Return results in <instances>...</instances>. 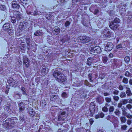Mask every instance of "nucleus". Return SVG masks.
Returning a JSON list of instances; mask_svg holds the SVG:
<instances>
[{"label":"nucleus","mask_w":132,"mask_h":132,"mask_svg":"<svg viewBox=\"0 0 132 132\" xmlns=\"http://www.w3.org/2000/svg\"><path fill=\"white\" fill-rule=\"evenodd\" d=\"M11 3L12 7L14 8L18 9L20 7V5L18 2L13 1Z\"/></svg>","instance_id":"12"},{"label":"nucleus","mask_w":132,"mask_h":132,"mask_svg":"<svg viewBox=\"0 0 132 132\" xmlns=\"http://www.w3.org/2000/svg\"><path fill=\"white\" fill-rule=\"evenodd\" d=\"M6 7L3 5H0V9L3 10H4L6 9Z\"/></svg>","instance_id":"49"},{"label":"nucleus","mask_w":132,"mask_h":132,"mask_svg":"<svg viewBox=\"0 0 132 132\" xmlns=\"http://www.w3.org/2000/svg\"><path fill=\"white\" fill-rule=\"evenodd\" d=\"M126 46H123L121 44H118L117 46V49H119L121 48V49H123L124 48H125V47Z\"/></svg>","instance_id":"32"},{"label":"nucleus","mask_w":132,"mask_h":132,"mask_svg":"<svg viewBox=\"0 0 132 132\" xmlns=\"http://www.w3.org/2000/svg\"><path fill=\"white\" fill-rule=\"evenodd\" d=\"M107 106H109V105L108 104L106 103L105 106L102 108V110L104 112H107L108 111V109L107 107Z\"/></svg>","instance_id":"25"},{"label":"nucleus","mask_w":132,"mask_h":132,"mask_svg":"<svg viewBox=\"0 0 132 132\" xmlns=\"http://www.w3.org/2000/svg\"><path fill=\"white\" fill-rule=\"evenodd\" d=\"M105 99L106 101L108 103L110 102L111 101V98L110 97H106L105 98Z\"/></svg>","instance_id":"46"},{"label":"nucleus","mask_w":132,"mask_h":132,"mask_svg":"<svg viewBox=\"0 0 132 132\" xmlns=\"http://www.w3.org/2000/svg\"><path fill=\"white\" fill-rule=\"evenodd\" d=\"M127 90L126 93L127 96H130L132 95V93L129 88L127 87L126 88Z\"/></svg>","instance_id":"17"},{"label":"nucleus","mask_w":132,"mask_h":132,"mask_svg":"<svg viewBox=\"0 0 132 132\" xmlns=\"http://www.w3.org/2000/svg\"><path fill=\"white\" fill-rule=\"evenodd\" d=\"M10 125L13 126L16 123V122L13 119L11 120V121H9Z\"/></svg>","instance_id":"33"},{"label":"nucleus","mask_w":132,"mask_h":132,"mask_svg":"<svg viewBox=\"0 0 132 132\" xmlns=\"http://www.w3.org/2000/svg\"><path fill=\"white\" fill-rule=\"evenodd\" d=\"M3 124L4 127H6V128H8V126L10 124L9 121L7 120L4 121L3 122Z\"/></svg>","instance_id":"20"},{"label":"nucleus","mask_w":132,"mask_h":132,"mask_svg":"<svg viewBox=\"0 0 132 132\" xmlns=\"http://www.w3.org/2000/svg\"><path fill=\"white\" fill-rule=\"evenodd\" d=\"M105 73L102 72L100 73V74L99 78L101 79H103L105 77Z\"/></svg>","instance_id":"28"},{"label":"nucleus","mask_w":132,"mask_h":132,"mask_svg":"<svg viewBox=\"0 0 132 132\" xmlns=\"http://www.w3.org/2000/svg\"><path fill=\"white\" fill-rule=\"evenodd\" d=\"M95 106L94 102H91L90 105L89 111V112H90V114L89 115L91 117H92L93 114L95 112Z\"/></svg>","instance_id":"3"},{"label":"nucleus","mask_w":132,"mask_h":132,"mask_svg":"<svg viewBox=\"0 0 132 132\" xmlns=\"http://www.w3.org/2000/svg\"><path fill=\"white\" fill-rule=\"evenodd\" d=\"M24 25H23L22 23H20V24L19 26L18 29L19 30V31H22L23 32L24 31Z\"/></svg>","instance_id":"24"},{"label":"nucleus","mask_w":132,"mask_h":132,"mask_svg":"<svg viewBox=\"0 0 132 132\" xmlns=\"http://www.w3.org/2000/svg\"><path fill=\"white\" fill-rule=\"evenodd\" d=\"M98 113L100 118H102L104 117V115L103 113L101 112Z\"/></svg>","instance_id":"57"},{"label":"nucleus","mask_w":132,"mask_h":132,"mask_svg":"<svg viewBox=\"0 0 132 132\" xmlns=\"http://www.w3.org/2000/svg\"><path fill=\"white\" fill-rule=\"evenodd\" d=\"M126 116L128 118L132 119V115H131L129 113H128Z\"/></svg>","instance_id":"51"},{"label":"nucleus","mask_w":132,"mask_h":132,"mask_svg":"<svg viewBox=\"0 0 132 132\" xmlns=\"http://www.w3.org/2000/svg\"><path fill=\"white\" fill-rule=\"evenodd\" d=\"M80 97L82 98H85L86 97V95L84 94H82L80 95Z\"/></svg>","instance_id":"58"},{"label":"nucleus","mask_w":132,"mask_h":132,"mask_svg":"<svg viewBox=\"0 0 132 132\" xmlns=\"http://www.w3.org/2000/svg\"><path fill=\"white\" fill-rule=\"evenodd\" d=\"M114 107L113 106H111L109 108V111L110 112H112L114 111Z\"/></svg>","instance_id":"37"},{"label":"nucleus","mask_w":132,"mask_h":132,"mask_svg":"<svg viewBox=\"0 0 132 132\" xmlns=\"http://www.w3.org/2000/svg\"><path fill=\"white\" fill-rule=\"evenodd\" d=\"M51 15L50 14H47L46 16V19L48 20L50 19L51 17Z\"/></svg>","instance_id":"53"},{"label":"nucleus","mask_w":132,"mask_h":132,"mask_svg":"<svg viewBox=\"0 0 132 132\" xmlns=\"http://www.w3.org/2000/svg\"><path fill=\"white\" fill-rule=\"evenodd\" d=\"M16 19L17 20H19L22 18V16L19 12H17L16 14Z\"/></svg>","instance_id":"21"},{"label":"nucleus","mask_w":132,"mask_h":132,"mask_svg":"<svg viewBox=\"0 0 132 132\" xmlns=\"http://www.w3.org/2000/svg\"><path fill=\"white\" fill-rule=\"evenodd\" d=\"M127 127V126L126 125H123L121 126V129L123 130H125L126 129Z\"/></svg>","instance_id":"45"},{"label":"nucleus","mask_w":132,"mask_h":132,"mask_svg":"<svg viewBox=\"0 0 132 132\" xmlns=\"http://www.w3.org/2000/svg\"><path fill=\"white\" fill-rule=\"evenodd\" d=\"M67 114L65 111H61L58 114V121H64L67 117Z\"/></svg>","instance_id":"2"},{"label":"nucleus","mask_w":132,"mask_h":132,"mask_svg":"<svg viewBox=\"0 0 132 132\" xmlns=\"http://www.w3.org/2000/svg\"><path fill=\"white\" fill-rule=\"evenodd\" d=\"M119 92L118 91L115 90L113 92V94H114L118 95Z\"/></svg>","instance_id":"63"},{"label":"nucleus","mask_w":132,"mask_h":132,"mask_svg":"<svg viewBox=\"0 0 132 132\" xmlns=\"http://www.w3.org/2000/svg\"><path fill=\"white\" fill-rule=\"evenodd\" d=\"M26 104L23 102H21L19 104V112H22L24 109Z\"/></svg>","instance_id":"11"},{"label":"nucleus","mask_w":132,"mask_h":132,"mask_svg":"<svg viewBox=\"0 0 132 132\" xmlns=\"http://www.w3.org/2000/svg\"><path fill=\"white\" fill-rule=\"evenodd\" d=\"M19 47L21 50L20 51L23 53L25 52L26 49H25L24 48H23L22 47H21V46H19Z\"/></svg>","instance_id":"56"},{"label":"nucleus","mask_w":132,"mask_h":132,"mask_svg":"<svg viewBox=\"0 0 132 132\" xmlns=\"http://www.w3.org/2000/svg\"><path fill=\"white\" fill-rule=\"evenodd\" d=\"M114 113L115 114L118 116H119L120 114H121V113L120 111L117 109L116 110V111H115Z\"/></svg>","instance_id":"34"},{"label":"nucleus","mask_w":132,"mask_h":132,"mask_svg":"<svg viewBox=\"0 0 132 132\" xmlns=\"http://www.w3.org/2000/svg\"><path fill=\"white\" fill-rule=\"evenodd\" d=\"M93 63V59L91 58H88L87 59V64L89 66L91 65Z\"/></svg>","instance_id":"18"},{"label":"nucleus","mask_w":132,"mask_h":132,"mask_svg":"<svg viewBox=\"0 0 132 132\" xmlns=\"http://www.w3.org/2000/svg\"><path fill=\"white\" fill-rule=\"evenodd\" d=\"M26 40L28 46L31 48L33 46L32 44V41L31 39L28 37H27L26 38Z\"/></svg>","instance_id":"13"},{"label":"nucleus","mask_w":132,"mask_h":132,"mask_svg":"<svg viewBox=\"0 0 132 132\" xmlns=\"http://www.w3.org/2000/svg\"><path fill=\"white\" fill-rule=\"evenodd\" d=\"M4 30L7 32H12L13 30L12 27H10V24L9 23H6L4 24L3 26Z\"/></svg>","instance_id":"6"},{"label":"nucleus","mask_w":132,"mask_h":132,"mask_svg":"<svg viewBox=\"0 0 132 132\" xmlns=\"http://www.w3.org/2000/svg\"><path fill=\"white\" fill-rule=\"evenodd\" d=\"M113 21L115 22V23L118 24L119 23V19L118 18H116Z\"/></svg>","instance_id":"40"},{"label":"nucleus","mask_w":132,"mask_h":132,"mask_svg":"<svg viewBox=\"0 0 132 132\" xmlns=\"http://www.w3.org/2000/svg\"><path fill=\"white\" fill-rule=\"evenodd\" d=\"M111 33L109 30L106 29L102 32L101 36H103L105 38H110L111 36Z\"/></svg>","instance_id":"4"},{"label":"nucleus","mask_w":132,"mask_h":132,"mask_svg":"<svg viewBox=\"0 0 132 132\" xmlns=\"http://www.w3.org/2000/svg\"><path fill=\"white\" fill-rule=\"evenodd\" d=\"M113 47V44L111 42H108L105 46V50L107 51H110L112 49Z\"/></svg>","instance_id":"8"},{"label":"nucleus","mask_w":132,"mask_h":132,"mask_svg":"<svg viewBox=\"0 0 132 132\" xmlns=\"http://www.w3.org/2000/svg\"><path fill=\"white\" fill-rule=\"evenodd\" d=\"M131 123L132 121L131 120L128 119L127 120V123L128 125H130L131 124Z\"/></svg>","instance_id":"61"},{"label":"nucleus","mask_w":132,"mask_h":132,"mask_svg":"<svg viewBox=\"0 0 132 132\" xmlns=\"http://www.w3.org/2000/svg\"><path fill=\"white\" fill-rule=\"evenodd\" d=\"M126 107L129 110H130L132 108V106L130 104H128L126 105Z\"/></svg>","instance_id":"50"},{"label":"nucleus","mask_w":132,"mask_h":132,"mask_svg":"<svg viewBox=\"0 0 132 132\" xmlns=\"http://www.w3.org/2000/svg\"><path fill=\"white\" fill-rule=\"evenodd\" d=\"M121 102L122 104H125L128 102V101L127 100L125 99L123 100V101Z\"/></svg>","instance_id":"54"},{"label":"nucleus","mask_w":132,"mask_h":132,"mask_svg":"<svg viewBox=\"0 0 132 132\" xmlns=\"http://www.w3.org/2000/svg\"><path fill=\"white\" fill-rule=\"evenodd\" d=\"M113 99L116 101H117L119 99V97L118 96L116 95L113 96Z\"/></svg>","instance_id":"47"},{"label":"nucleus","mask_w":132,"mask_h":132,"mask_svg":"<svg viewBox=\"0 0 132 132\" xmlns=\"http://www.w3.org/2000/svg\"><path fill=\"white\" fill-rule=\"evenodd\" d=\"M80 39L81 42L83 43H88L91 40L90 38L86 36H80Z\"/></svg>","instance_id":"5"},{"label":"nucleus","mask_w":132,"mask_h":132,"mask_svg":"<svg viewBox=\"0 0 132 132\" xmlns=\"http://www.w3.org/2000/svg\"><path fill=\"white\" fill-rule=\"evenodd\" d=\"M130 60V57L129 56L126 57L124 58L125 61L126 62H129Z\"/></svg>","instance_id":"43"},{"label":"nucleus","mask_w":132,"mask_h":132,"mask_svg":"<svg viewBox=\"0 0 132 132\" xmlns=\"http://www.w3.org/2000/svg\"><path fill=\"white\" fill-rule=\"evenodd\" d=\"M13 96L16 99L19 98L21 96V94L19 93L14 94Z\"/></svg>","instance_id":"23"},{"label":"nucleus","mask_w":132,"mask_h":132,"mask_svg":"<svg viewBox=\"0 0 132 132\" xmlns=\"http://www.w3.org/2000/svg\"><path fill=\"white\" fill-rule=\"evenodd\" d=\"M33 109H31V112L32 113H31V111H30V112H29L30 114H31V117H34L35 116V113L33 111Z\"/></svg>","instance_id":"52"},{"label":"nucleus","mask_w":132,"mask_h":132,"mask_svg":"<svg viewBox=\"0 0 132 132\" xmlns=\"http://www.w3.org/2000/svg\"><path fill=\"white\" fill-rule=\"evenodd\" d=\"M108 60V58L107 57L104 56L102 57V60L103 63H106Z\"/></svg>","instance_id":"29"},{"label":"nucleus","mask_w":132,"mask_h":132,"mask_svg":"<svg viewBox=\"0 0 132 132\" xmlns=\"http://www.w3.org/2000/svg\"><path fill=\"white\" fill-rule=\"evenodd\" d=\"M26 43L25 42H22L20 44V46H21V47H22L23 48H24L25 49H26V47H25L26 46Z\"/></svg>","instance_id":"39"},{"label":"nucleus","mask_w":132,"mask_h":132,"mask_svg":"<svg viewBox=\"0 0 132 132\" xmlns=\"http://www.w3.org/2000/svg\"><path fill=\"white\" fill-rule=\"evenodd\" d=\"M120 12L121 15H125L126 10L125 9H122L120 10Z\"/></svg>","instance_id":"30"},{"label":"nucleus","mask_w":132,"mask_h":132,"mask_svg":"<svg viewBox=\"0 0 132 132\" xmlns=\"http://www.w3.org/2000/svg\"><path fill=\"white\" fill-rule=\"evenodd\" d=\"M126 95L125 92H122L120 93V96L121 98H123L126 97Z\"/></svg>","instance_id":"31"},{"label":"nucleus","mask_w":132,"mask_h":132,"mask_svg":"<svg viewBox=\"0 0 132 132\" xmlns=\"http://www.w3.org/2000/svg\"><path fill=\"white\" fill-rule=\"evenodd\" d=\"M40 104L43 106H45L46 104L45 101V100L42 101L40 102Z\"/></svg>","instance_id":"36"},{"label":"nucleus","mask_w":132,"mask_h":132,"mask_svg":"<svg viewBox=\"0 0 132 132\" xmlns=\"http://www.w3.org/2000/svg\"><path fill=\"white\" fill-rule=\"evenodd\" d=\"M39 117H35L34 118V119L32 120V122L33 123H34L36 122H37V121L39 119Z\"/></svg>","instance_id":"35"},{"label":"nucleus","mask_w":132,"mask_h":132,"mask_svg":"<svg viewBox=\"0 0 132 132\" xmlns=\"http://www.w3.org/2000/svg\"><path fill=\"white\" fill-rule=\"evenodd\" d=\"M102 98L101 97H97V100L99 104H101L103 103Z\"/></svg>","instance_id":"27"},{"label":"nucleus","mask_w":132,"mask_h":132,"mask_svg":"<svg viewBox=\"0 0 132 132\" xmlns=\"http://www.w3.org/2000/svg\"><path fill=\"white\" fill-rule=\"evenodd\" d=\"M70 23L68 21H67L65 23V26L66 27H67L69 26Z\"/></svg>","instance_id":"59"},{"label":"nucleus","mask_w":132,"mask_h":132,"mask_svg":"<svg viewBox=\"0 0 132 132\" xmlns=\"http://www.w3.org/2000/svg\"><path fill=\"white\" fill-rule=\"evenodd\" d=\"M91 52L95 54L99 53L101 51L100 47L98 46H96L93 48L91 47Z\"/></svg>","instance_id":"7"},{"label":"nucleus","mask_w":132,"mask_h":132,"mask_svg":"<svg viewBox=\"0 0 132 132\" xmlns=\"http://www.w3.org/2000/svg\"><path fill=\"white\" fill-rule=\"evenodd\" d=\"M53 33L54 35L57 34L60 32V29L59 28L55 27L54 28L53 30Z\"/></svg>","instance_id":"16"},{"label":"nucleus","mask_w":132,"mask_h":132,"mask_svg":"<svg viewBox=\"0 0 132 132\" xmlns=\"http://www.w3.org/2000/svg\"><path fill=\"white\" fill-rule=\"evenodd\" d=\"M68 96V95L65 92L63 93L62 94V96L64 98H67Z\"/></svg>","instance_id":"42"},{"label":"nucleus","mask_w":132,"mask_h":132,"mask_svg":"<svg viewBox=\"0 0 132 132\" xmlns=\"http://www.w3.org/2000/svg\"><path fill=\"white\" fill-rule=\"evenodd\" d=\"M4 110L5 112H7L8 111H10L11 110L10 106L9 105H6L4 106Z\"/></svg>","instance_id":"22"},{"label":"nucleus","mask_w":132,"mask_h":132,"mask_svg":"<svg viewBox=\"0 0 132 132\" xmlns=\"http://www.w3.org/2000/svg\"><path fill=\"white\" fill-rule=\"evenodd\" d=\"M128 79L125 77H124L123 79L122 80V82L125 84H127L128 83Z\"/></svg>","instance_id":"38"},{"label":"nucleus","mask_w":132,"mask_h":132,"mask_svg":"<svg viewBox=\"0 0 132 132\" xmlns=\"http://www.w3.org/2000/svg\"><path fill=\"white\" fill-rule=\"evenodd\" d=\"M130 74V73L128 71H127L125 72V75L126 77H129Z\"/></svg>","instance_id":"60"},{"label":"nucleus","mask_w":132,"mask_h":132,"mask_svg":"<svg viewBox=\"0 0 132 132\" xmlns=\"http://www.w3.org/2000/svg\"><path fill=\"white\" fill-rule=\"evenodd\" d=\"M43 34V32L37 30L35 32L34 35L35 36H42Z\"/></svg>","instance_id":"19"},{"label":"nucleus","mask_w":132,"mask_h":132,"mask_svg":"<svg viewBox=\"0 0 132 132\" xmlns=\"http://www.w3.org/2000/svg\"><path fill=\"white\" fill-rule=\"evenodd\" d=\"M37 12L38 11L37 10L35 11L32 14V15L34 16H36L38 15V14L37 13Z\"/></svg>","instance_id":"64"},{"label":"nucleus","mask_w":132,"mask_h":132,"mask_svg":"<svg viewBox=\"0 0 132 132\" xmlns=\"http://www.w3.org/2000/svg\"><path fill=\"white\" fill-rule=\"evenodd\" d=\"M48 71V68L45 67H43L41 70V72L43 75L45 76L47 73Z\"/></svg>","instance_id":"14"},{"label":"nucleus","mask_w":132,"mask_h":132,"mask_svg":"<svg viewBox=\"0 0 132 132\" xmlns=\"http://www.w3.org/2000/svg\"><path fill=\"white\" fill-rule=\"evenodd\" d=\"M122 114L123 116H126L128 114V113L125 111L123 109H122Z\"/></svg>","instance_id":"44"},{"label":"nucleus","mask_w":132,"mask_h":132,"mask_svg":"<svg viewBox=\"0 0 132 132\" xmlns=\"http://www.w3.org/2000/svg\"><path fill=\"white\" fill-rule=\"evenodd\" d=\"M11 21L13 23H15L16 22V20L15 18L14 17L11 18Z\"/></svg>","instance_id":"48"},{"label":"nucleus","mask_w":132,"mask_h":132,"mask_svg":"<svg viewBox=\"0 0 132 132\" xmlns=\"http://www.w3.org/2000/svg\"><path fill=\"white\" fill-rule=\"evenodd\" d=\"M53 76L57 81L59 82H63L67 80L66 77L60 71L57 70L53 72Z\"/></svg>","instance_id":"1"},{"label":"nucleus","mask_w":132,"mask_h":132,"mask_svg":"<svg viewBox=\"0 0 132 132\" xmlns=\"http://www.w3.org/2000/svg\"><path fill=\"white\" fill-rule=\"evenodd\" d=\"M21 90L22 92V93L23 94L27 95L26 92V90L23 87H21Z\"/></svg>","instance_id":"41"},{"label":"nucleus","mask_w":132,"mask_h":132,"mask_svg":"<svg viewBox=\"0 0 132 132\" xmlns=\"http://www.w3.org/2000/svg\"><path fill=\"white\" fill-rule=\"evenodd\" d=\"M120 119L121 123H125L126 121V117L124 116H121L120 117Z\"/></svg>","instance_id":"26"},{"label":"nucleus","mask_w":132,"mask_h":132,"mask_svg":"<svg viewBox=\"0 0 132 132\" xmlns=\"http://www.w3.org/2000/svg\"><path fill=\"white\" fill-rule=\"evenodd\" d=\"M45 129L48 130L50 129V127L49 126L47 125L45 126Z\"/></svg>","instance_id":"62"},{"label":"nucleus","mask_w":132,"mask_h":132,"mask_svg":"<svg viewBox=\"0 0 132 132\" xmlns=\"http://www.w3.org/2000/svg\"><path fill=\"white\" fill-rule=\"evenodd\" d=\"M119 25L118 24L115 23L113 21L111 22L109 24V27L111 28L114 30H115L118 27Z\"/></svg>","instance_id":"9"},{"label":"nucleus","mask_w":132,"mask_h":132,"mask_svg":"<svg viewBox=\"0 0 132 132\" xmlns=\"http://www.w3.org/2000/svg\"><path fill=\"white\" fill-rule=\"evenodd\" d=\"M8 82L10 83V86L12 87L14 85L16 86L17 85V82L12 78H10L8 80Z\"/></svg>","instance_id":"10"},{"label":"nucleus","mask_w":132,"mask_h":132,"mask_svg":"<svg viewBox=\"0 0 132 132\" xmlns=\"http://www.w3.org/2000/svg\"><path fill=\"white\" fill-rule=\"evenodd\" d=\"M28 59L26 57L25 58V59H24L23 60L24 64H25L26 63L29 62L28 61Z\"/></svg>","instance_id":"55"},{"label":"nucleus","mask_w":132,"mask_h":132,"mask_svg":"<svg viewBox=\"0 0 132 132\" xmlns=\"http://www.w3.org/2000/svg\"><path fill=\"white\" fill-rule=\"evenodd\" d=\"M58 97V96L56 94H52L50 96V100L52 101H55Z\"/></svg>","instance_id":"15"}]
</instances>
